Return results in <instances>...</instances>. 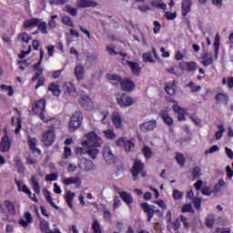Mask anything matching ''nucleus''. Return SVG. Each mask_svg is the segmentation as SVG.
Segmentation results:
<instances>
[{
    "instance_id": "nucleus-47",
    "label": "nucleus",
    "mask_w": 233,
    "mask_h": 233,
    "mask_svg": "<svg viewBox=\"0 0 233 233\" xmlns=\"http://www.w3.org/2000/svg\"><path fill=\"white\" fill-rule=\"evenodd\" d=\"M214 46H215V57L216 59H218V56L219 54V35H217L215 37Z\"/></svg>"
},
{
    "instance_id": "nucleus-53",
    "label": "nucleus",
    "mask_w": 233,
    "mask_h": 233,
    "mask_svg": "<svg viewBox=\"0 0 233 233\" xmlns=\"http://www.w3.org/2000/svg\"><path fill=\"white\" fill-rule=\"evenodd\" d=\"M37 25H38V30L39 32H41V34H48V30H46L47 28L46 22H39Z\"/></svg>"
},
{
    "instance_id": "nucleus-11",
    "label": "nucleus",
    "mask_w": 233,
    "mask_h": 233,
    "mask_svg": "<svg viewBox=\"0 0 233 233\" xmlns=\"http://www.w3.org/2000/svg\"><path fill=\"white\" fill-rule=\"evenodd\" d=\"M46 106V102L45 99H40L38 101L34 102L32 106L33 114L39 115L45 112V106Z\"/></svg>"
},
{
    "instance_id": "nucleus-5",
    "label": "nucleus",
    "mask_w": 233,
    "mask_h": 233,
    "mask_svg": "<svg viewBox=\"0 0 233 233\" xmlns=\"http://www.w3.org/2000/svg\"><path fill=\"white\" fill-rule=\"evenodd\" d=\"M56 141V133L54 130H47L43 134L42 142L46 147H52Z\"/></svg>"
},
{
    "instance_id": "nucleus-60",
    "label": "nucleus",
    "mask_w": 233,
    "mask_h": 233,
    "mask_svg": "<svg viewBox=\"0 0 233 233\" xmlns=\"http://www.w3.org/2000/svg\"><path fill=\"white\" fill-rule=\"evenodd\" d=\"M180 227H181V223H179L178 218L176 219V221L172 224V226L167 225L168 230H170V228H173L174 230H177Z\"/></svg>"
},
{
    "instance_id": "nucleus-29",
    "label": "nucleus",
    "mask_w": 233,
    "mask_h": 233,
    "mask_svg": "<svg viewBox=\"0 0 233 233\" xmlns=\"http://www.w3.org/2000/svg\"><path fill=\"white\" fill-rule=\"evenodd\" d=\"M192 6V0H183L182 1V15H187L190 12V7Z\"/></svg>"
},
{
    "instance_id": "nucleus-8",
    "label": "nucleus",
    "mask_w": 233,
    "mask_h": 233,
    "mask_svg": "<svg viewBox=\"0 0 233 233\" xmlns=\"http://www.w3.org/2000/svg\"><path fill=\"white\" fill-rule=\"evenodd\" d=\"M32 223H34V217H32V214L28 211H25L24 218H21L18 221V224L23 228H28V226L32 225Z\"/></svg>"
},
{
    "instance_id": "nucleus-31",
    "label": "nucleus",
    "mask_w": 233,
    "mask_h": 233,
    "mask_svg": "<svg viewBox=\"0 0 233 233\" xmlns=\"http://www.w3.org/2000/svg\"><path fill=\"white\" fill-rule=\"evenodd\" d=\"M118 194L120 195L121 199H123L127 205H131V203H133L134 198L129 193L125 191H118Z\"/></svg>"
},
{
    "instance_id": "nucleus-22",
    "label": "nucleus",
    "mask_w": 233,
    "mask_h": 233,
    "mask_svg": "<svg viewBox=\"0 0 233 233\" xmlns=\"http://www.w3.org/2000/svg\"><path fill=\"white\" fill-rule=\"evenodd\" d=\"M120 86L122 90H125L126 92H132V90L136 88V84H134L130 79H125L120 82Z\"/></svg>"
},
{
    "instance_id": "nucleus-37",
    "label": "nucleus",
    "mask_w": 233,
    "mask_h": 233,
    "mask_svg": "<svg viewBox=\"0 0 233 233\" xmlns=\"http://www.w3.org/2000/svg\"><path fill=\"white\" fill-rule=\"evenodd\" d=\"M48 90L52 92L53 96L59 97L61 96V89L57 84H51L48 87Z\"/></svg>"
},
{
    "instance_id": "nucleus-25",
    "label": "nucleus",
    "mask_w": 233,
    "mask_h": 233,
    "mask_svg": "<svg viewBox=\"0 0 233 233\" xmlns=\"http://www.w3.org/2000/svg\"><path fill=\"white\" fill-rule=\"evenodd\" d=\"M127 66H129L132 74L134 76H139L141 74V66H139V63L137 62H132V61H127Z\"/></svg>"
},
{
    "instance_id": "nucleus-63",
    "label": "nucleus",
    "mask_w": 233,
    "mask_h": 233,
    "mask_svg": "<svg viewBox=\"0 0 233 233\" xmlns=\"http://www.w3.org/2000/svg\"><path fill=\"white\" fill-rule=\"evenodd\" d=\"M195 208H201V198H195L193 200H191Z\"/></svg>"
},
{
    "instance_id": "nucleus-44",
    "label": "nucleus",
    "mask_w": 233,
    "mask_h": 233,
    "mask_svg": "<svg viewBox=\"0 0 233 233\" xmlns=\"http://www.w3.org/2000/svg\"><path fill=\"white\" fill-rule=\"evenodd\" d=\"M93 233H103V230H101V224H99V221L97 219H95L92 224Z\"/></svg>"
},
{
    "instance_id": "nucleus-10",
    "label": "nucleus",
    "mask_w": 233,
    "mask_h": 233,
    "mask_svg": "<svg viewBox=\"0 0 233 233\" xmlns=\"http://www.w3.org/2000/svg\"><path fill=\"white\" fill-rule=\"evenodd\" d=\"M141 208L147 216V222L150 223L152 221V218H154V214L157 212V210L154 209L156 207L150 206L148 203H142Z\"/></svg>"
},
{
    "instance_id": "nucleus-7",
    "label": "nucleus",
    "mask_w": 233,
    "mask_h": 233,
    "mask_svg": "<svg viewBox=\"0 0 233 233\" xmlns=\"http://www.w3.org/2000/svg\"><path fill=\"white\" fill-rule=\"evenodd\" d=\"M78 167L85 172H90L92 170H96V164H94L92 160L86 158L81 159L78 163Z\"/></svg>"
},
{
    "instance_id": "nucleus-48",
    "label": "nucleus",
    "mask_w": 233,
    "mask_h": 233,
    "mask_svg": "<svg viewBox=\"0 0 233 233\" xmlns=\"http://www.w3.org/2000/svg\"><path fill=\"white\" fill-rule=\"evenodd\" d=\"M65 12H67V14H70V15H73L74 17L77 15V9L71 5H66Z\"/></svg>"
},
{
    "instance_id": "nucleus-40",
    "label": "nucleus",
    "mask_w": 233,
    "mask_h": 233,
    "mask_svg": "<svg viewBox=\"0 0 233 233\" xmlns=\"http://www.w3.org/2000/svg\"><path fill=\"white\" fill-rule=\"evenodd\" d=\"M17 40L28 44L32 40V36L26 33H21L18 35Z\"/></svg>"
},
{
    "instance_id": "nucleus-39",
    "label": "nucleus",
    "mask_w": 233,
    "mask_h": 233,
    "mask_svg": "<svg viewBox=\"0 0 233 233\" xmlns=\"http://www.w3.org/2000/svg\"><path fill=\"white\" fill-rule=\"evenodd\" d=\"M107 81H110L112 85H117V83H121V76L117 75H106Z\"/></svg>"
},
{
    "instance_id": "nucleus-13",
    "label": "nucleus",
    "mask_w": 233,
    "mask_h": 233,
    "mask_svg": "<svg viewBox=\"0 0 233 233\" xmlns=\"http://www.w3.org/2000/svg\"><path fill=\"white\" fill-rule=\"evenodd\" d=\"M157 127L156 120H149L139 126L141 132H152Z\"/></svg>"
},
{
    "instance_id": "nucleus-49",
    "label": "nucleus",
    "mask_w": 233,
    "mask_h": 233,
    "mask_svg": "<svg viewBox=\"0 0 233 233\" xmlns=\"http://www.w3.org/2000/svg\"><path fill=\"white\" fill-rule=\"evenodd\" d=\"M18 68L20 70H25L27 66H30L32 65V62L29 60H24L17 63Z\"/></svg>"
},
{
    "instance_id": "nucleus-28",
    "label": "nucleus",
    "mask_w": 233,
    "mask_h": 233,
    "mask_svg": "<svg viewBox=\"0 0 233 233\" xmlns=\"http://www.w3.org/2000/svg\"><path fill=\"white\" fill-rule=\"evenodd\" d=\"M75 198H76V193L70 190L66 192V196H65L66 203L67 204V207H69L70 208L74 207L73 201Z\"/></svg>"
},
{
    "instance_id": "nucleus-19",
    "label": "nucleus",
    "mask_w": 233,
    "mask_h": 233,
    "mask_svg": "<svg viewBox=\"0 0 233 233\" xmlns=\"http://www.w3.org/2000/svg\"><path fill=\"white\" fill-rule=\"evenodd\" d=\"M75 77L76 81H83L85 79V66L79 64L75 66Z\"/></svg>"
},
{
    "instance_id": "nucleus-35",
    "label": "nucleus",
    "mask_w": 233,
    "mask_h": 233,
    "mask_svg": "<svg viewBox=\"0 0 233 233\" xmlns=\"http://www.w3.org/2000/svg\"><path fill=\"white\" fill-rule=\"evenodd\" d=\"M160 117H162L163 121L168 127H170V125H173V123H174V120L172 119V117H170V116H168V113L167 111H161Z\"/></svg>"
},
{
    "instance_id": "nucleus-46",
    "label": "nucleus",
    "mask_w": 233,
    "mask_h": 233,
    "mask_svg": "<svg viewBox=\"0 0 233 233\" xmlns=\"http://www.w3.org/2000/svg\"><path fill=\"white\" fill-rule=\"evenodd\" d=\"M218 131L215 133V137L217 140L221 139L223 137V133L225 132V127L223 125H218Z\"/></svg>"
},
{
    "instance_id": "nucleus-9",
    "label": "nucleus",
    "mask_w": 233,
    "mask_h": 233,
    "mask_svg": "<svg viewBox=\"0 0 233 233\" xmlns=\"http://www.w3.org/2000/svg\"><path fill=\"white\" fill-rule=\"evenodd\" d=\"M78 103L85 110H94V102L88 97V96H82L78 99Z\"/></svg>"
},
{
    "instance_id": "nucleus-14",
    "label": "nucleus",
    "mask_w": 233,
    "mask_h": 233,
    "mask_svg": "<svg viewBox=\"0 0 233 233\" xmlns=\"http://www.w3.org/2000/svg\"><path fill=\"white\" fill-rule=\"evenodd\" d=\"M111 121L116 128H117L118 130H121V128H123V118L121 117L119 112L115 111L112 114Z\"/></svg>"
},
{
    "instance_id": "nucleus-4",
    "label": "nucleus",
    "mask_w": 233,
    "mask_h": 233,
    "mask_svg": "<svg viewBox=\"0 0 233 233\" xmlns=\"http://www.w3.org/2000/svg\"><path fill=\"white\" fill-rule=\"evenodd\" d=\"M117 105L123 107L132 106L134 105V98L127 96L126 94L116 96Z\"/></svg>"
},
{
    "instance_id": "nucleus-21",
    "label": "nucleus",
    "mask_w": 233,
    "mask_h": 233,
    "mask_svg": "<svg viewBox=\"0 0 233 233\" xmlns=\"http://www.w3.org/2000/svg\"><path fill=\"white\" fill-rule=\"evenodd\" d=\"M173 110L175 114H177L178 121H185V114H187V108L179 106V105H174Z\"/></svg>"
},
{
    "instance_id": "nucleus-62",
    "label": "nucleus",
    "mask_w": 233,
    "mask_h": 233,
    "mask_svg": "<svg viewBox=\"0 0 233 233\" xmlns=\"http://www.w3.org/2000/svg\"><path fill=\"white\" fill-rule=\"evenodd\" d=\"M173 198H174V199H183V192H181L177 189H175L173 191Z\"/></svg>"
},
{
    "instance_id": "nucleus-54",
    "label": "nucleus",
    "mask_w": 233,
    "mask_h": 233,
    "mask_svg": "<svg viewBox=\"0 0 233 233\" xmlns=\"http://www.w3.org/2000/svg\"><path fill=\"white\" fill-rule=\"evenodd\" d=\"M216 99L218 103H228V96L226 94H218L216 96Z\"/></svg>"
},
{
    "instance_id": "nucleus-34",
    "label": "nucleus",
    "mask_w": 233,
    "mask_h": 233,
    "mask_svg": "<svg viewBox=\"0 0 233 233\" xmlns=\"http://www.w3.org/2000/svg\"><path fill=\"white\" fill-rule=\"evenodd\" d=\"M4 207H5L8 214H10V216H15V207L14 206V204L12 202H10V200H5L4 202Z\"/></svg>"
},
{
    "instance_id": "nucleus-15",
    "label": "nucleus",
    "mask_w": 233,
    "mask_h": 233,
    "mask_svg": "<svg viewBox=\"0 0 233 233\" xmlns=\"http://www.w3.org/2000/svg\"><path fill=\"white\" fill-rule=\"evenodd\" d=\"M64 90L66 96H71V97H77V91H76V87L71 82L65 83Z\"/></svg>"
},
{
    "instance_id": "nucleus-16",
    "label": "nucleus",
    "mask_w": 233,
    "mask_h": 233,
    "mask_svg": "<svg viewBox=\"0 0 233 233\" xmlns=\"http://www.w3.org/2000/svg\"><path fill=\"white\" fill-rule=\"evenodd\" d=\"M76 6L78 8H94L97 6V3L94 0H77Z\"/></svg>"
},
{
    "instance_id": "nucleus-56",
    "label": "nucleus",
    "mask_w": 233,
    "mask_h": 233,
    "mask_svg": "<svg viewBox=\"0 0 233 233\" xmlns=\"http://www.w3.org/2000/svg\"><path fill=\"white\" fill-rule=\"evenodd\" d=\"M187 86H189V88L193 94L196 92H199V90H201V86H198L194 82H189V85H187Z\"/></svg>"
},
{
    "instance_id": "nucleus-51",
    "label": "nucleus",
    "mask_w": 233,
    "mask_h": 233,
    "mask_svg": "<svg viewBox=\"0 0 233 233\" xmlns=\"http://www.w3.org/2000/svg\"><path fill=\"white\" fill-rule=\"evenodd\" d=\"M62 23L66 25V26H71L74 28V21H72V18L70 16H63L62 17Z\"/></svg>"
},
{
    "instance_id": "nucleus-27",
    "label": "nucleus",
    "mask_w": 233,
    "mask_h": 233,
    "mask_svg": "<svg viewBox=\"0 0 233 233\" xmlns=\"http://www.w3.org/2000/svg\"><path fill=\"white\" fill-rule=\"evenodd\" d=\"M84 148H87L86 153L91 157V159H96L99 154V147H84Z\"/></svg>"
},
{
    "instance_id": "nucleus-23",
    "label": "nucleus",
    "mask_w": 233,
    "mask_h": 233,
    "mask_svg": "<svg viewBox=\"0 0 233 233\" xmlns=\"http://www.w3.org/2000/svg\"><path fill=\"white\" fill-rule=\"evenodd\" d=\"M43 57H45V50L40 49V59L38 63H36L33 68L35 71V76H42L43 75V67L41 66V63H43Z\"/></svg>"
},
{
    "instance_id": "nucleus-45",
    "label": "nucleus",
    "mask_w": 233,
    "mask_h": 233,
    "mask_svg": "<svg viewBox=\"0 0 233 233\" xmlns=\"http://www.w3.org/2000/svg\"><path fill=\"white\" fill-rule=\"evenodd\" d=\"M175 159L177 161V163H178V165H180V167H185V157L183 156V154L181 153H177Z\"/></svg>"
},
{
    "instance_id": "nucleus-18",
    "label": "nucleus",
    "mask_w": 233,
    "mask_h": 233,
    "mask_svg": "<svg viewBox=\"0 0 233 233\" xmlns=\"http://www.w3.org/2000/svg\"><path fill=\"white\" fill-rule=\"evenodd\" d=\"M62 183L66 185V187H70V185H76V187H79V185H81V178L78 177H64Z\"/></svg>"
},
{
    "instance_id": "nucleus-52",
    "label": "nucleus",
    "mask_w": 233,
    "mask_h": 233,
    "mask_svg": "<svg viewBox=\"0 0 233 233\" xmlns=\"http://www.w3.org/2000/svg\"><path fill=\"white\" fill-rule=\"evenodd\" d=\"M56 19H57V15H52L50 17V20L48 22V26L49 28H51L52 30H54V28L57 27V24L56 22Z\"/></svg>"
},
{
    "instance_id": "nucleus-20",
    "label": "nucleus",
    "mask_w": 233,
    "mask_h": 233,
    "mask_svg": "<svg viewBox=\"0 0 233 233\" xmlns=\"http://www.w3.org/2000/svg\"><path fill=\"white\" fill-rule=\"evenodd\" d=\"M183 70H186V72H190L191 74H196V70H198V63L194 61L190 62H184L182 64Z\"/></svg>"
},
{
    "instance_id": "nucleus-26",
    "label": "nucleus",
    "mask_w": 233,
    "mask_h": 233,
    "mask_svg": "<svg viewBox=\"0 0 233 233\" xmlns=\"http://www.w3.org/2000/svg\"><path fill=\"white\" fill-rule=\"evenodd\" d=\"M201 64L203 66H210L214 63V55L212 53H204Z\"/></svg>"
},
{
    "instance_id": "nucleus-12",
    "label": "nucleus",
    "mask_w": 233,
    "mask_h": 233,
    "mask_svg": "<svg viewBox=\"0 0 233 233\" xmlns=\"http://www.w3.org/2000/svg\"><path fill=\"white\" fill-rule=\"evenodd\" d=\"M12 147V140L8 135H5L0 142V152H8Z\"/></svg>"
},
{
    "instance_id": "nucleus-61",
    "label": "nucleus",
    "mask_w": 233,
    "mask_h": 233,
    "mask_svg": "<svg viewBox=\"0 0 233 233\" xmlns=\"http://www.w3.org/2000/svg\"><path fill=\"white\" fill-rule=\"evenodd\" d=\"M153 25V34H159V31L161 30V24L158 21H155Z\"/></svg>"
},
{
    "instance_id": "nucleus-55",
    "label": "nucleus",
    "mask_w": 233,
    "mask_h": 233,
    "mask_svg": "<svg viewBox=\"0 0 233 233\" xmlns=\"http://www.w3.org/2000/svg\"><path fill=\"white\" fill-rule=\"evenodd\" d=\"M0 88L2 90H5L7 92V96H14V88L11 86L1 85Z\"/></svg>"
},
{
    "instance_id": "nucleus-1",
    "label": "nucleus",
    "mask_w": 233,
    "mask_h": 233,
    "mask_svg": "<svg viewBox=\"0 0 233 233\" xmlns=\"http://www.w3.org/2000/svg\"><path fill=\"white\" fill-rule=\"evenodd\" d=\"M86 140H83L81 145L82 147H101V137L96 133V131H90L87 134L84 135Z\"/></svg>"
},
{
    "instance_id": "nucleus-17",
    "label": "nucleus",
    "mask_w": 233,
    "mask_h": 233,
    "mask_svg": "<svg viewBox=\"0 0 233 233\" xmlns=\"http://www.w3.org/2000/svg\"><path fill=\"white\" fill-rule=\"evenodd\" d=\"M41 23V20L38 18H31L27 19L24 22L23 26L25 30H32V28H35Z\"/></svg>"
},
{
    "instance_id": "nucleus-59",
    "label": "nucleus",
    "mask_w": 233,
    "mask_h": 233,
    "mask_svg": "<svg viewBox=\"0 0 233 233\" xmlns=\"http://www.w3.org/2000/svg\"><path fill=\"white\" fill-rule=\"evenodd\" d=\"M142 152H143L144 157H146V159H150V157H152V150H150L148 147H145L142 149Z\"/></svg>"
},
{
    "instance_id": "nucleus-64",
    "label": "nucleus",
    "mask_w": 233,
    "mask_h": 233,
    "mask_svg": "<svg viewBox=\"0 0 233 233\" xmlns=\"http://www.w3.org/2000/svg\"><path fill=\"white\" fill-rule=\"evenodd\" d=\"M182 212H194V209L192 208V205L185 204L182 207Z\"/></svg>"
},
{
    "instance_id": "nucleus-38",
    "label": "nucleus",
    "mask_w": 233,
    "mask_h": 233,
    "mask_svg": "<svg viewBox=\"0 0 233 233\" xmlns=\"http://www.w3.org/2000/svg\"><path fill=\"white\" fill-rule=\"evenodd\" d=\"M151 6L158 8L160 10H167V4L163 3L162 0H153L151 2Z\"/></svg>"
},
{
    "instance_id": "nucleus-6",
    "label": "nucleus",
    "mask_w": 233,
    "mask_h": 233,
    "mask_svg": "<svg viewBox=\"0 0 233 233\" xmlns=\"http://www.w3.org/2000/svg\"><path fill=\"white\" fill-rule=\"evenodd\" d=\"M103 159L107 163V165H112L116 163V156L112 153L110 147H105L102 151Z\"/></svg>"
},
{
    "instance_id": "nucleus-36",
    "label": "nucleus",
    "mask_w": 233,
    "mask_h": 233,
    "mask_svg": "<svg viewBox=\"0 0 233 233\" xmlns=\"http://www.w3.org/2000/svg\"><path fill=\"white\" fill-rule=\"evenodd\" d=\"M15 163L16 164L17 171L19 172V174H25V168L23 165V162L21 161V157H15Z\"/></svg>"
},
{
    "instance_id": "nucleus-2",
    "label": "nucleus",
    "mask_w": 233,
    "mask_h": 233,
    "mask_svg": "<svg viewBox=\"0 0 233 233\" xmlns=\"http://www.w3.org/2000/svg\"><path fill=\"white\" fill-rule=\"evenodd\" d=\"M81 121H83V114L79 111L75 112L69 122V131L76 132V128L81 126Z\"/></svg>"
},
{
    "instance_id": "nucleus-50",
    "label": "nucleus",
    "mask_w": 233,
    "mask_h": 233,
    "mask_svg": "<svg viewBox=\"0 0 233 233\" xmlns=\"http://www.w3.org/2000/svg\"><path fill=\"white\" fill-rule=\"evenodd\" d=\"M48 123H49L51 128H57L61 125V121L57 118H50L48 120Z\"/></svg>"
},
{
    "instance_id": "nucleus-57",
    "label": "nucleus",
    "mask_w": 233,
    "mask_h": 233,
    "mask_svg": "<svg viewBox=\"0 0 233 233\" xmlns=\"http://www.w3.org/2000/svg\"><path fill=\"white\" fill-rule=\"evenodd\" d=\"M193 177L194 179H199L201 177V167H196L193 168Z\"/></svg>"
},
{
    "instance_id": "nucleus-3",
    "label": "nucleus",
    "mask_w": 233,
    "mask_h": 233,
    "mask_svg": "<svg viewBox=\"0 0 233 233\" xmlns=\"http://www.w3.org/2000/svg\"><path fill=\"white\" fill-rule=\"evenodd\" d=\"M131 172L134 177V181H136V177H137V176L145 177V176H147V171H145V164H143L141 160L137 159Z\"/></svg>"
},
{
    "instance_id": "nucleus-43",
    "label": "nucleus",
    "mask_w": 233,
    "mask_h": 233,
    "mask_svg": "<svg viewBox=\"0 0 233 233\" xmlns=\"http://www.w3.org/2000/svg\"><path fill=\"white\" fill-rule=\"evenodd\" d=\"M104 136L106 139H116V137H117V135H116V132L112 129H106L104 131Z\"/></svg>"
},
{
    "instance_id": "nucleus-58",
    "label": "nucleus",
    "mask_w": 233,
    "mask_h": 233,
    "mask_svg": "<svg viewBox=\"0 0 233 233\" xmlns=\"http://www.w3.org/2000/svg\"><path fill=\"white\" fill-rule=\"evenodd\" d=\"M124 147L126 152H132V150H134V143L130 140H127Z\"/></svg>"
},
{
    "instance_id": "nucleus-33",
    "label": "nucleus",
    "mask_w": 233,
    "mask_h": 233,
    "mask_svg": "<svg viewBox=\"0 0 233 233\" xmlns=\"http://www.w3.org/2000/svg\"><path fill=\"white\" fill-rule=\"evenodd\" d=\"M40 230L42 233H54V231L50 229V224L46 220L40 221Z\"/></svg>"
},
{
    "instance_id": "nucleus-41",
    "label": "nucleus",
    "mask_w": 233,
    "mask_h": 233,
    "mask_svg": "<svg viewBox=\"0 0 233 233\" xmlns=\"http://www.w3.org/2000/svg\"><path fill=\"white\" fill-rule=\"evenodd\" d=\"M31 185H32L34 192H35V194H39L41 192V187H39V182H37V178H35V177H31Z\"/></svg>"
},
{
    "instance_id": "nucleus-32",
    "label": "nucleus",
    "mask_w": 233,
    "mask_h": 233,
    "mask_svg": "<svg viewBox=\"0 0 233 233\" xmlns=\"http://www.w3.org/2000/svg\"><path fill=\"white\" fill-rule=\"evenodd\" d=\"M16 187L18 190H21L22 192H25V194H27V196H32V191L26 187V185L23 184V182L19 180H15Z\"/></svg>"
},
{
    "instance_id": "nucleus-24",
    "label": "nucleus",
    "mask_w": 233,
    "mask_h": 233,
    "mask_svg": "<svg viewBox=\"0 0 233 233\" xmlns=\"http://www.w3.org/2000/svg\"><path fill=\"white\" fill-rule=\"evenodd\" d=\"M27 143L29 145L30 150H32L33 154L41 155V149L37 148V139L35 137H29L27 139Z\"/></svg>"
},
{
    "instance_id": "nucleus-30",
    "label": "nucleus",
    "mask_w": 233,
    "mask_h": 233,
    "mask_svg": "<svg viewBox=\"0 0 233 233\" xmlns=\"http://www.w3.org/2000/svg\"><path fill=\"white\" fill-rule=\"evenodd\" d=\"M165 90L168 96H174L176 94V80L166 84Z\"/></svg>"
},
{
    "instance_id": "nucleus-42",
    "label": "nucleus",
    "mask_w": 233,
    "mask_h": 233,
    "mask_svg": "<svg viewBox=\"0 0 233 233\" xmlns=\"http://www.w3.org/2000/svg\"><path fill=\"white\" fill-rule=\"evenodd\" d=\"M142 59H143L144 63H156V61L154 60V57L152 56L151 52L143 54Z\"/></svg>"
}]
</instances>
